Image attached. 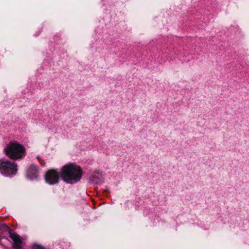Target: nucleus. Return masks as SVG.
Segmentation results:
<instances>
[{"instance_id":"1","label":"nucleus","mask_w":249,"mask_h":249,"mask_svg":"<svg viewBox=\"0 0 249 249\" xmlns=\"http://www.w3.org/2000/svg\"><path fill=\"white\" fill-rule=\"evenodd\" d=\"M81 168L72 163L64 165L61 169V177L65 182L73 184L79 181L82 177Z\"/></svg>"},{"instance_id":"2","label":"nucleus","mask_w":249,"mask_h":249,"mask_svg":"<svg viewBox=\"0 0 249 249\" xmlns=\"http://www.w3.org/2000/svg\"><path fill=\"white\" fill-rule=\"evenodd\" d=\"M3 151L8 158L15 161L23 159L26 154L25 147L17 141L9 142Z\"/></svg>"},{"instance_id":"3","label":"nucleus","mask_w":249,"mask_h":249,"mask_svg":"<svg viewBox=\"0 0 249 249\" xmlns=\"http://www.w3.org/2000/svg\"><path fill=\"white\" fill-rule=\"evenodd\" d=\"M17 163L8 160H0V172L5 176L15 175L18 172Z\"/></svg>"},{"instance_id":"4","label":"nucleus","mask_w":249,"mask_h":249,"mask_svg":"<svg viewBox=\"0 0 249 249\" xmlns=\"http://www.w3.org/2000/svg\"><path fill=\"white\" fill-rule=\"evenodd\" d=\"M45 180L51 185L58 183L59 180L58 173L53 169L49 170L45 175Z\"/></svg>"},{"instance_id":"5","label":"nucleus","mask_w":249,"mask_h":249,"mask_svg":"<svg viewBox=\"0 0 249 249\" xmlns=\"http://www.w3.org/2000/svg\"><path fill=\"white\" fill-rule=\"evenodd\" d=\"M10 237L14 241L13 248L14 249H21V240L20 236L16 233L9 232Z\"/></svg>"},{"instance_id":"6","label":"nucleus","mask_w":249,"mask_h":249,"mask_svg":"<svg viewBox=\"0 0 249 249\" xmlns=\"http://www.w3.org/2000/svg\"><path fill=\"white\" fill-rule=\"evenodd\" d=\"M38 167L35 165H32L29 168L27 171L28 177L32 179L37 177Z\"/></svg>"},{"instance_id":"7","label":"nucleus","mask_w":249,"mask_h":249,"mask_svg":"<svg viewBox=\"0 0 249 249\" xmlns=\"http://www.w3.org/2000/svg\"><path fill=\"white\" fill-rule=\"evenodd\" d=\"M32 248V249H44L43 247L37 244H34Z\"/></svg>"}]
</instances>
